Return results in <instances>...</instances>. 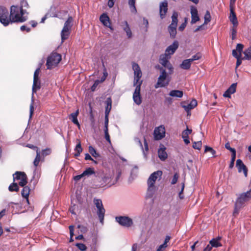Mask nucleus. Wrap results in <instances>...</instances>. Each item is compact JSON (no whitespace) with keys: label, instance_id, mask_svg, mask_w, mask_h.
I'll list each match as a JSON object with an SVG mask.
<instances>
[{"label":"nucleus","instance_id":"f257e3e1","mask_svg":"<svg viewBox=\"0 0 251 251\" xmlns=\"http://www.w3.org/2000/svg\"><path fill=\"white\" fill-rule=\"evenodd\" d=\"M25 13V10L23 8V5L19 7L17 5H12L10 8V14L9 16H11L10 23L17 22L22 23L25 21L27 18L24 15Z\"/></svg>","mask_w":251,"mask_h":251},{"label":"nucleus","instance_id":"f03ea898","mask_svg":"<svg viewBox=\"0 0 251 251\" xmlns=\"http://www.w3.org/2000/svg\"><path fill=\"white\" fill-rule=\"evenodd\" d=\"M156 68L160 70V74L158 78L156 83L154 85V88L157 89L160 87H165L167 86L170 81V79L168 77V73H167L166 70L160 66H156Z\"/></svg>","mask_w":251,"mask_h":251},{"label":"nucleus","instance_id":"7ed1b4c3","mask_svg":"<svg viewBox=\"0 0 251 251\" xmlns=\"http://www.w3.org/2000/svg\"><path fill=\"white\" fill-rule=\"evenodd\" d=\"M162 175V172L161 171H157L152 173L149 176L147 180L148 190L147 193L151 197L154 194L155 191V187L154 184L156 182L158 177H161Z\"/></svg>","mask_w":251,"mask_h":251},{"label":"nucleus","instance_id":"20e7f679","mask_svg":"<svg viewBox=\"0 0 251 251\" xmlns=\"http://www.w3.org/2000/svg\"><path fill=\"white\" fill-rule=\"evenodd\" d=\"M62 59L60 54L52 52L48 57L46 66L48 69H51L56 67Z\"/></svg>","mask_w":251,"mask_h":251},{"label":"nucleus","instance_id":"39448f33","mask_svg":"<svg viewBox=\"0 0 251 251\" xmlns=\"http://www.w3.org/2000/svg\"><path fill=\"white\" fill-rule=\"evenodd\" d=\"M111 180L109 175L101 173V174L97 176L95 181V185L99 188L104 187L110 183Z\"/></svg>","mask_w":251,"mask_h":251},{"label":"nucleus","instance_id":"423d86ee","mask_svg":"<svg viewBox=\"0 0 251 251\" xmlns=\"http://www.w3.org/2000/svg\"><path fill=\"white\" fill-rule=\"evenodd\" d=\"M171 56H168L166 53L160 55L159 57V63L164 67L168 70V74L171 75L174 72V68L170 63L169 60Z\"/></svg>","mask_w":251,"mask_h":251},{"label":"nucleus","instance_id":"0eeeda50","mask_svg":"<svg viewBox=\"0 0 251 251\" xmlns=\"http://www.w3.org/2000/svg\"><path fill=\"white\" fill-rule=\"evenodd\" d=\"M10 22L11 16H9L8 10L4 6H0V22L4 26H7Z\"/></svg>","mask_w":251,"mask_h":251},{"label":"nucleus","instance_id":"6e6552de","mask_svg":"<svg viewBox=\"0 0 251 251\" xmlns=\"http://www.w3.org/2000/svg\"><path fill=\"white\" fill-rule=\"evenodd\" d=\"M132 69L134 70V81L133 86H137L140 83L142 84L143 81L140 80L142 74L139 65L135 62L132 63Z\"/></svg>","mask_w":251,"mask_h":251},{"label":"nucleus","instance_id":"1a4fd4ad","mask_svg":"<svg viewBox=\"0 0 251 251\" xmlns=\"http://www.w3.org/2000/svg\"><path fill=\"white\" fill-rule=\"evenodd\" d=\"M13 176L14 181H15L16 180H20L19 182V185L20 186L24 187L27 183V177L25 173L17 171L13 174Z\"/></svg>","mask_w":251,"mask_h":251},{"label":"nucleus","instance_id":"9d476101","mask_svg":"<svg viewBox=\"0 0 251 251\" xmlns=\"http://www.w3.org/2000/svg\"><path fill=\"white\" fill-rule=\"evenodd\" d=\"M251 200V189L246 192L242 193L237 198L236 201L238 204L244 206L246 202Z\"/></svg>","mask_w":251,"mask_h":251},{"label":"nucleus","instance_id":"9b49d317","mask_svg":"<svg viewBox=\"0 0 251 251\" xmlns=\"http://www.w3.org/2000/svg\"><path fill=\"white\" fill-rule=\"evenodd\" d=\"M116 221L122 226L129 227L132 226V220L127 216H119L116 217Z\"/></svg>","mask_w":251,"mask_h":251},{"label":"nucleus","instance_id":"f8f14e48","mask_svg":"<svg viewBox=\"0 0 251 251\" xmlns=\"http://www.w3.org/2000/svg\"><path fill=\"white\" fill-rule=\"evenodd\" d=\"M141 83L140 82L135 87V91L133 94V99L137 105H140L142 103V98L140 94Z\"/></svg>","mask_w":251,"mask_h":251},{"label":"nucleus","instance_id":"ddd939ff","mask_svg":"<svg viewBox=\"0 0 251 251\" xmlns=\"http://www.w3.org/2000/svg\"><path fill=\"white\" fill-rule=\"evenodd\" d=\"M165 136V129L163 126L156 127L154 130V137L156 140H159Z\"/></svg>","mask_w":251,"mask_h":251},{"label":"nucleus","instance_id":"4468645a","mask_svg":"<svg viewBox=\"0 0 251 251\" xmlns=\"http://www.w3.org/2000/svg\"><path fill=\"white\" fill-rule=\"evenodd\" d=\"M168 2L166 0L160 3L159 4V15L161 19L165 18L168 12Z\"/></svg>","mask_w":251,"mask_h":251},{"label":"nucleus","instance_id":"2eb2a0df","mask_svg":"<svg viewBox=\"0 0 251 251\" xmlns=\"http://www.w3.org/2000/svg\"><path fill=\"white\" fill-rule=\"evenodd\" d=\"M178 46L179 44L178 41H175L172 45L167 48L165 50V53L167 54L168 56H171V55L173 54L178 49Z\"/></svg>","mask_w":251,"mask_h":251},{"label":"nucleus","instance_id":"dca6fc26","mask_svg":"<svg viewBox=\"0 0 251 251\" xmlns=\"http://www.w3.org/2000/svg\"><path fill=\"white\" fill-rule=\"evenodd\" d=\"M236 167L239 173L243 172L244 176L246 177L248 176V168L241 159H237L236 163Z\"/></svg>","mask_w":251,"mask_h":251},{"label":"nucleus","instance_id":"f3484780","mask_svg":"<svg viewBox=\"0 0 251 251\" xmlns=\"http://www.w3.org/2000/svg\"><path fill=\"white\" fill-rule=\"evenodd\" d=\"M100 20L104 26L108 27L111 29H112L110 26V19L107 14L103 13L101 15L100 17Z\"/></svg>","mask_w":251,"mask_h":251},{"label":"nucleus","instance_id":"a211bd4d","mask_svg":"<svg viewBox=\"0 0 251 251\" xmlns=\"http://www.w3.org/2000/svg\"><path fill=\"white\" fill-rule=\"evenodd\" d=\"M121 26L123 30L126 32L128 38H131L132 36V33L127 21H125L122 23Z\"/></svg>","mask_w":251,"mask_h":251},{"label":"nucleus","instance_id":"6ab92c4d","mask_svg":"<svg viewBox=\"0 0 251 251\" xmlns=\"http://www.w3.org/2000/svg\"><path fill=\"white\" fill-rule=\"evenodd\" d=\"M191 24H195L200 20L198 10L196 8L192 7L191 9Z\"/></svg>","mask_w":251,"mask_h":251},{"label":"nucleus","instance_id":"aec40b11","mask_svg":"<svg viewBox=\"0 0 251 251\" xmlns=\"http://www.w3.org/2000/svg\"><path fill=\"white\" fill-rule=\"evenodd\" d=\"M230 14L229 17V20L233 25L234 26L237 27L238 24L237 18L235 12H234L233 8H232L231 7H230Z\"/></svg>","mask_w":251,"mask_h":251},{"label":"nucleus","instance_id":"412c9836","mask_svg":"<svg viewBox=\"0 0 251 251\" xmlns=\"http://www.w3.org/2000/svg\"><path fill=\"white\" fill-rule=\"evenodd\" d=\"M165 150L166 148L162 145V147H161L158 151V157L161 161H165L168 157V154Z\"/></svg>","mask_w":251,"mask_h":251},{"label":"nucleus","instance_id":"4be33fe9","mask_svg":"<svg viewBox=\"0 0 251 251\" xmlns=\"http://www.w3.org/2000/svg\"><path fill=\"white\" fill-rule=\"evenodd\" d=\"M78 114H79V110L77 109L75 112L71 113L69 116V118L72 120V122L74 124L77 125L78 126V127H79L80 125H79V123L77 118Z\"/></svg>","mask_w":251,"mask_h":251},{"label":"nucleus","instance_id":"5701e85b","mask_svg":"<svg viewBox=\"0 0 251 251\" xmlns=\"http://www.w3.org/2000/svg\"><path fill=\"white\" fill-rule=\"evenodd\" d=\"M97 214L100 219V222L102 224L103 223L104 217L105 215V210L103 206V205L101 206L97 207Z\"/></svg>","mask_w":251,"mask_h":251},{"label":"nucleus","instance_id":"b1692460","mask_svg":"<svg viewBox=\"0 0 251 251\" xmlns=\"http://www.w3.org/2000/svg\"><path fill=\"white\" fill-rule=\"evenodd\" d=\"M192 129H189L187 127V129L184 130L182 133V137L183 139L184 143L186 145H188L190 143L189 135L192 133Z\"/></svg>","mask_w":251,"mask_h":251},{"label":"nucleus","instance_id":"393cba45","mask_svg":"<svg viewBox=\"0 0 251 251\" xmlns=\"http://www.w3.org/2000/svg\"><path fill=\"white\" fill-rule=\"evenodd\" d=\"M112 99L111 97L106 99L105 101V114H109L112 108Z\"/></svg>","mask_w":251,"mask_h":251},{"label":"nucleus","instance_id":"a878e982","mask_svg":"<svg viewBox=\"0 0 251 251\" xmlns=\"http://www.w3.org/2000/svg\"><path fill=\"white\" fill-rule=\"evenodd\" d=\"M192 63L189 59L184 60L180 65V67L184 70H189Z\"/></svg>","mask_w":251,"mask_h":251},{"label":"nucleus","instance_id":"bb28decb","mask_svg":"<svg viewBox=\"0 0 251 251\" xmlns=\"http://www.w3.org/2000/svg\"><path fill=\"white\" fill-rule=\"evenodd\" d=\"M177 26L170 24L168 26V31L170 36L172 38H175L176 34Z\"/></svg>","mask_w":251,"mask_h":251},{"label":"nucleus","instance_id":"cd10ccee","mask_svg":"<svg viewBox=\"0 0 251 251\" xmlns=\"http://www.w3.org/2000/svg\"><path fill=\"white\" fill-rule=\"evenodd\" d=\"M232 55L237 58L236 61V68L238 67L242 63V60L245 59L244 57L243 58H241V56L240 54H238L236 50H233L232 52Z\"/></svg>","mask_w":251,"mask_h":251},{"label":"nucleus","instance_id":"c85d7f7f","mask_svg":"<svg viewBox=\"0 0 251 251\" xmlns=\"http://www.w3.org/2000/svg\"><path fill=\"white\" fill-rule=\"evenodd\" d=\"M183 95V91L177 90H172L169 93V95L173 97L181 98Z\"/></svg>","mask_w":251,"mask_h":251},{"label":"nucleus","instance_id":"c756f323","mask_svg":"<svg viewBox=\"0 0 251 251\" xmlns=\"http://www.w3.org/2000/svg\"><path fill=\"white\" fill-rule=\"evenodd\" d=\"M221 239V237L217 238H213L210 241L209 243L211 246L212 247L218 248L221 247L222 245L221 243L219 242V240Z\"/></svg>","mask_w":251,"mask_h":251},{"label":"nucleus","instance_id":"7c9ffc66","mask_svg":"<svg viewBox=\"0 0 251 251\" xmlns=\"http://www.w3.org/2000/svg\"><path fill=\"white\" fill-rule=\"evenodd\" d=\"M197 105V101L194 99L190 103L187 104V105H183V107L186 111L190 110L194 108Z\"/></svg>","mask_w":251,"mask_h":251},{"label":"nucleus","instance_id":"2f4dec72","mask_svg":"<svg viewBox=\"0 0 251 251\" xmlns=\"http://www.w3.org/2000/svg\"><path fill=\"white\" fill-rule=\"evenodd\" d=\"M73 19L71 16H69L66 21L65 22L64 25L63 27V29L71 30L72 26V23Z\"/></svg>","mask_w":251,"mask_h":251},{"label":"nucleus","instance_id":"473e14b6","mask_svg":"<svg viewBox=\"0 0 251 251\" xmlns=\"http://www.w3.org/2000/svg\"><path fill=\"white\" fill-rule=\"evenodd\" d=\"M41 88L40 81L39 79H33V83L32 85V93H36Z\"/></svg>","mask_w":251,"mask_h":251},{"label":"nucleus","instance_id":"72a5a7b5","mask_svg":"<svg viewBox=\"0 0 251 251\" xmlns=\"http://www.w3.org/2000/svg\"><path fill=\"white\" fill-rule=\"evenodd\" d=\"M70 29H62L61 33L62 42H64L67 39L70 34Z\"/></svg>","mask_w":251,"mask_h":251},{"label":"nucleus","instance_id":"f704fd0d","mask_svg":"<svg viewBox=\"0 0 251 251\" xmlns=\"http://www.w3.org/2000/svg\"><path fill=\"white\" fill-rule=\"evenodd\" d=\"M30 191V189L28 186L25 185L24 186L21 192L22 197L24 198H27V197H28Z\"/></svg>","mask_w":251,"mask_h":251},{"label":"nucleus","instance_id":"c9c22d12","mask_svg":"<svg viewBox=\"0 0 251 251\" xmlns=\"http://www.w3.org/2000/svg\"><path fill=\"white\" fill-rule=\"evenodd\" d=\"M75 153H74V156L77 157L79 156L80 153L82 151V148H81L80 142H79L76 146L75 149Z\"/></svg>","mask_w":251,"mask_h":251},{"label":"nucleus","instance_id":"e433bc0d","mask_svg":"<svg viewBox=\"0 0 251 251\" xmlns=\"http://www.w3.org/2000/svg\"><path fill=\"white\" fill-rule=\"evenodd\" d=\"M178 13L176 11H174L172 16V25L177 26L178 22Z\"/></svg>","mask_w":251,"mask_h":251},{"label":"nucleus","instance_id":"4c0bfd02","mask_svg":"<svg viewBox=\"0 0 251 251\" xmlns=\"http://www.w3.org/2000/svg\"><path fill=\"white\" fill-rule=\"evenodd\" d=\"M95 172L93 168H88L83 173L82 175L84 176H89L95 174Z\"/></svg>","mask_w":251,"mask_h":251},{"label":"nucleus","instance_id":"58836bf2","mask_svg":"<svg viewBox=\"0 0 251 251\" xmlns=\"http://www.w3.org/2000/svg\"><path fill=\"white\" fill-rule=\"evenodd\" d=\"M41 160L40 152L39 150H36V155L34 160L33 164L35 167H37Z\"/></svg>","mask_w":251,"mask_h":251},{"label":"nucleus","instance_id":"ea45409f","mask_svg":"<svg viewBox=\"0 0 251 251\" xmlns=\"http://www.w3.org/2000/svg\"><path fill=\"white\" fill-rule=\"evenodd\" d=\"M8 190L10 192H18L19 190L18 184L15 182H13L9 185Z\"/></svg>","mask_w":251,"mask_h":251},{"label":"nucleus","instance_id":"a19ab883","mask_svg":"<svg viewBox=\"0 0 251 251\" xmlns=\"http://www.w3.org/2000/svg\"><path fill=\"white\" fill-rule=\"evenodd\" d=\"M243 206V205L240 206L239 204H238L237 202L236 201L234 205V209L233 213V215L234 216H236L237 214H238L239 210Z\"/></svg>","mask_w":251,"mask_h":251},{"label":"nucleus","instance_id":"79ce46f5","mask_svg":"<svg viewBox=\"0 0 251 251\" xmlns=\"http://www.w3.org/2000/svg\"><path fill=\"white\" fill-rule=\"evenodd\" d=\"M135 3V0H128V4L131 9V11L132 12H136Z\"/></svg>","mask_w":251,"mask_h":251},{"label":"nucleus","instance_id":"37998d69","mask_svg":"<svg viewBox=\"0 0 251 251\" xmlns=\"http://www.w3.org/2000/svg\"><path fill=\"white\" fill-rule=\"evenodd\" d=\"M89 151L90 153L94 157L99 156V154L97 152L96 150L92 146L89 147Z\"/></svg>","mask_w":251,"mask_h":251},{"label":"nucleus","instance_id":"c03bdc74","mask_svg":"<svg viewBox=\"0 0 251 251\" xmlns=\"http://www.w3.org/2000/svg\"><path fill=\"white\" fill-rule=\"evenodd\" d=\"M204 22L203 25H206L210 21L211 16H210V12L208 11H207L206 12V13L204 17Z\"/></svg>","mask_w":251,"mask_h":251},{"label":"nucleus","instance_id":"a18cd8bd","mask_svg":"<svg viewBox=\"0 0 251 251\" xmlns=\"http://www.w3.org/2000/svg\"><path fill=\"white\" fill-rule=\"evenodd\" d=\"M201 55L200 52L196 53V54L192 56L191 58H189L190 62L192 63L194 61L199 60L201 58Z\"/></svg>","mask_w":251,"mask_h":251},{"label":"nucleus","instance_id":"49530a36","mask_svg":"<svg viewBox=\"0 0 251 251\" xmlns=\"http://www.w3.org/2000/svg\"><path fill=\"white\" fill-rule=\"evenodd\" d=\"M244 48V45L242 44H237L236 48V50L238 53V54H240V56L242 55V52L243 51V49Z\"/></svg>","mask_w":251,"mask_h":251},{"label":"nucleus","instance_id":"de8ad7c7","mask_svg":"<svg viewBox=\"0 0 251 251\" xmlns=\"http://www.w3.org/2000/svg\"><path fill=\"white\" fill-rule=\"evenodd\" d=\"M202 146L201 141L193 142V148L195 149L200 150Z\"/></svg>","mask_w":251,"mask_h":251},{"label":"nucleus","instance_id":"09e8293b","mask_svg":"<svg viewBox=\"0 0 251 251\" xmlns=\"http://www.w3.org/2000/svg\"><path fill=\"white\" fill-rule=\"evenodd\" d=\"M209 151L213 157H215L216 151L211 147L206 146L205 147L204 152H206Z\"/></svg>","mask_w":251,"mask_h":251},{"label":"nucleus","instance_id":"8fccbe9b","mask_svg":"<svg viewBox=\"0 0 251 251\" xmlns=\"http://www.w3.org/2000/svg\"><path fill=\"white\" fill-rule=\"evenodd\" d=\"M237 84L236 83L232 84L227 89L228 91L230 93V94H232L234 93L236 91Z\"/></svg>","mask_w":251,"mask_h":251},{"label":"nucleus","instance_id":"3c124183","mask_svg":"<svg viewBox=\"0 0 251 251\" xmlns=\"http://www.w3.org/2000/svg\"><path fill=\"white\" fill-rule=\"evenodd\" d=\"M97 238H94L92 239L93 246L91 247L92 251H97Z\"/></svg>","mask_w":251,"mask_h":251},{"label":"nucleus","instance_id":"603ef678","mask_svg":"<svg viewBox=\"0 0 251 251\" xmlns=\"http://www.w3.org/2000/svg\"><path fill=\"white\" fill-rule=\"evenodd\" d=\"M104 136L105 140L109 143V144H111V142L110 140V135L108 133V129H104Z\"/></svg>","mask_w":251,"mask_h":251},{"label":"nucleus","instance_id":"864d4df0","mask_svg":"<svg viewBox=\"0 0 251 251\" xmlns=\"http://www.w3.org/2000/svg\"><path fill=\"white\" fill-rule=\"evenodd\" d=\"M75 246L81 251H84L87 249L86 245L82 243H76Z\"/></svg>","mask_w":251,"mask_h":251},{"label":"nucleus","instance_id":"5fc2aeb1","mask_svg":"<svg viewBox=\"0 0 251 251\" xmlns=\"http://www.w3.org/2000/svg\"><path fill=\"white\" fill-rule=\"evenodd\" d=\"M34 100H33L32 99V101H31V103H30V107H29V111H30V115H29V117H30V118H31L33 114V113H34Z\"/></svg>","mask_w":251,"mask_h":251},{"label":"nucleus","instance_id":"6e6d98bb","mask_svg":"<svg viewBox=\"0 0 251 251\" xmlns=\"http://www.w3.org/2000/svg\"><path fill=\"white\" fill-rule=\"evenodd\" d=\"M94 204H95L96 207L101 206L103 205L102 201L100 199H94Z\"/></svg>","mask_w":251,"mask_h":251},{"label":"nucleus","instance_id":"4d7b16f0","mask_svg":"<svg viewBox=\"0 0 251 251\" xmlns=\"http://www.w3.org/2000/svg\"><path fill=\"white\" fill-rule=\"evenodd\" d=\"M236 27L235 26H234L231 29V38L232 40H234L235 39L236 36V33H237V30Z\"/></svg>","mask_w":251,"mask_h":251},{"label":"nucleus","instance_id":"13d9d810","mask_svg":"<svg viewBox=\"0 0 251 251\" xmlns=\"http://www.w3.org/2000/svg\"><path fill=\"white\" fill-rule=\"evenodd\" d=\"M108 115H109V114H105L104 129H108V122H109Z\"/></svg>","mask_w":251,"mask_h":251},{"label":"nucleus","instance_id":"bf43d9fd","mask_svg":"<svg viewBox=\"0 0 251 251\" xmlns=\"http://www.w3.org/2000/svg\"><path fill=\"white\" fill-rule=\"evenodd\" d=\"M178 177H179V176L177 174V173H175L174 176H173V179L172 180L171 184H176L177 182V181Z\"/></svg>","mask_w":251,"mask_h":251},{"label":"nucleus","instance_id":"052dcab7","mask_svg":"<svg viewBox=\"0 0 251 251\" xmlns=\"http://www.w3.org/2000/svg\"><path fill=\"white\" fill-rule=\"evenodd\" d=\"M40 72V69L39 68H37L34 72L33 79H39V75Z\"/></svg>","mask_w":251,"mask_h":251},{"label":"nucleus","instance_id":"680f3d73","mask_svg":"<svg viewBox=\"0 0 251 251\" xmlns=\"http://www.w3.org/2000/svg\"><path fill=\"white\" fill-rule=\"evenodd\" d=\"M100 83V80H96L95 81L94 83L92 85L91 88V89L92 91H94L97 88V86Z\"/></svg>","mask_w":251,"mask_h":251},{"label":"nucleus","instance_id":"e2e57ef3","mask_svg":"<svg viewBox=\"0 0 251 251\" xmlns=\"http://www.w3.org/2000/svg\"><path fill=\"white\" fill-rule=\"evenodd\" d=\"M187 20L186 19L185 20V22L181 24V25L178 27L179 31H182L185 29L186 26Z\"/></svg>","mask_w":251,"mask_h":251},{"label":"nucleus","instance_id":"0e129e2a","mask_svg":"<svg viewBox=\"0 0 251 251\" xmlns=\"http://www.w3.org/2000/svg\"><path fill=\"white\" fill-rule=\"evenodd\" d=\"M51 153V150L50 149H46L42 151V155L43 156H47L49 155Z\"/></svg>","mask_w":251,"mask_h":251},{"label":"nucleus","instance_id":"69168bd1","mask_svg":"<svg viewBox=\"0 0 251 251\" xmlns=\"http://www.w3.org/2000/svg\"><path fill=\"white\" fill-rule=\"evenodd\" d=\"M77 227L78 228L80 229L81 232H82L83 233L86 232L88 231L87 228L85 226H81V225H78L77 226Z\"/></svg>","mask_w":251,"mask_h":251},{"label":"nucleus","instance_id":"338daca9","mask_svg":"<svg viewBox=\"0 0 251 251\" xmlns=\"http://www.w3.org/2000/svg\"><path fill=\"white\" fill-rule=\"evenodd\" d=\"M225 148L231 152L234 151L235 150V149L234 148H232L230 147V144H229V142H227V143H226Z\"/></svg>","mask_w":251,"mask_h":251},{"label":"nucleus","instance_id":"774afa93","mask_svg":"<svg viewBox=\"0 0 251 251\" xmlns=\"http://www.w3.org/2000/svg\"><path fill=\"white\" fill-rule=\"evenodd\" d=\"M167 247V245L163 243V244L160 245L158 248L157 249V251H162L163 250L165 249Z\"/></svg>","mask_w":251,"mask_h":251}]
</instances>
